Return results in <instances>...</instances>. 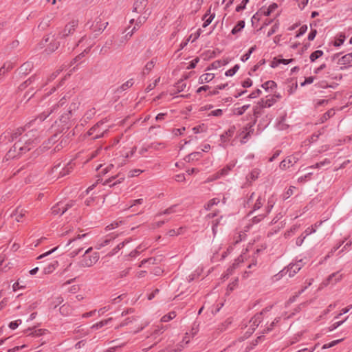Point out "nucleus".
<instances>
[{"label":"nucleus","mask_w":352,"mask_h":352,"mask_svg":"<svg viewBox=\"0 0 352 352\" xmlns=\"http://www.w3.org/2000/svg\"><path fill=\"white\" fill-rule=\"evenodd\" d=\"M235 133V126H230L226 131H225L221 135V140L223 143H227L230 138H232Z\"/></svg>","instance_id":"f3484780"},{"label":"nucleus","mask_w":352,"mask_h":352,"mask_svg":"<svg viewBox=\"0 0 352 352\" xmlns=\"http://www.w3.org/2000/svg\"><path fill=\"white\" fill-rule=\"evenodd\" d=\"M57 265H58L57 261H54L53 263H51L48 267H46L44 268L45 274L51 273L52 272H53L55 270V268L57 267Z\"/></svg>","instance_id":"8fccbe9b"},{"label":"nucleus","mask_w":352,"mask_h":352,"mask_svg":"<svg viewBox=\"0 0 352 352\" xmlns=\"http://www.w3.org/2000/svg\"><path fill=\"white\" fill-rule=\"evenodd\" d=\"M210 11L211 9L209 8L202 17V20L204 21L202 25L203 28H206L208 25H209L215 16V14H210Z\"/></svg>","instance_id":"a211bd4d"},{"label":"nucleus","mask_w":352,"mask_h":352,"mask_svg":"<svg viewBox=\"0 0 352 352\" xmlns=\"http://www.w3.org/2000/svg\"><path fill=\"white\" fill-rule=\"evenodd\" d=\"M156 63V60L155 58H153L151 60L148 61L145 67H144V73L145 74L146 72L148 74V72H150L154 67L155 66V64Z\"/></svg>","instance_id":"e433bc0d"},{"label":"nucleus","mask_w":352,"mask_h":352,"mask_svg":"<svg viewBox=\"0 0 352 352\" xmlns=\"http://www.w3.org/2000/svg\"><path fill=\"white\" fill-rule=\"evenodd\" d=\"M308 236V233L307 232V230H305L303 233H302V234L298 236L297 239H296V245L298 246H300L302 244L304 240L306 239V237Z\"/></svg>","instance_id":"de8ad7c7"},{"label":"nucleus","mask_w":352,"mask_h":352,"mask_svg":"<svg viewBox=\"0 0 352 352\" xmlns=\"http://www.w3.org/2000/svg\"><path fill=\"white\" fill-rule=\"evenodd\" d=\"M234 167V164H228L225 167L219 170L215 174L210 176L208 178V182H212L222 177H225L228 175L230 171Z\"/></svg>","instance_id":"1a4fd4ad"},{"label":"nucleus","mask_w":352,"mask_h":352,"mask_svg":"<svg viewBox=\"0 0 352 352\" xmlns=\"http://www.w3.org/2000/svg\"><path fill=\"white\" fill-rule=\"evenodd\" d=\"M254 126V123H248L247 124L242 130L239 132V136L241 138V142L242 144L246 143L248 140L249 139L251 134L253 133L254 129L253 126Z\"/></svg>","instance_id":"9d476101"},{"label":"nucleus","mask_w":352,"mask_h":352,"mask_svg":"<svg viewBox=\"0 0 352 352\" xmlns=\"http://www.w3.org/2000/svg\"><path fill=\"white\" fill-rule=\"evenodd\" d=\"M28 126H25V133H22L19 138L11 149L6 155L7 160L12 158L19 157L21 155L30 151L39 142L40 133L36 129L28 130Z\"/></svg>","instance_id":"f257e3e1"},{"label":"nucleus","mask_w":352,"mask_h":352,"mask_svg":"<svg viewBox=\"0 0 352 352\" xmlns=\"http://www.w3.org/2000/svg\"><path fill=\"white\" fill-rule=\"evenodd\" d=\"M14 67V63L11 61L6 62L0 68V76L4 74L6 72L11 70Z\"/></svg>","instance_id":"473e14b6"},{"label":"nucleus","mask_w":352,"mask_h":352,"mask_svg":"<svg viewBox=\"0 0 352 352\" xmlns=\"http://www.w3.org/2000/svg\"><path fill=\"white\" fill-rule=\"evenodd\" d=\"M32 68H33L32 63L26 62L21 66L20 71L21 73H23L24 74H27L32 70Z\"/></svg>","instance_id":"72a5a7b5"},{"label":"nucleus","mask_w":352,"mask_h":352,"mask_svg":"<svg viewBox=\"0 0 352 352\" xmlns=\"http://www.w3.org/2000/svg\"><path fill=\"white\" fill-rule=\"evenodd\" d=\"M72 307L67 303L63 305L59 309L60 314L64 316H69L72 313Z\"/></svg>","instance_id":"7c9ffc66"},{"label":"nucleus","mask_w":352,"mask_h":352,"mask_svg":"<svg viewBox=\"0 0 352 352\" xmlns=\"http://www.w3.org/2000/svg\"><path fill=\"white\" fill-rule=\"evenodd\" d=\"M278 8V5L276 3H273L270 4L267 10L264 11L265 16H270L276 9Z\"/></svg>","instance_id":"4c0bfd02"},{"label":"nucleus","mask_w":352,"mask_h":352,"mask_svg":"<svg viewBox=\"0 0 352 352\" xmlns=\"http://www.w3.org/2000/svg\"><path fill=\"white\" fill-rule=\"evenodd\" d=\"M294 189L295 187L290 186L285 192L282 195V198L283 200H286L289 198L294 193Z\"/></svg>","instance_id":"c03bdc74"},{"label":"nucleus","mask_w":352,"mask_h":352,"mask_svg":"<svg viewBox=\"0 0 352 352\" xmlns=\"http://www.w3.org/2000/svg\"><path fill=\"white\" fill-rule=\"evenodd\" d=\"M342 340H333L329 343H327V344H324L322 346V349H329V348H331V347H333L335 345H336L337 344H338L340 342H341Z\"/></svg>","instance_id":"13d9d810"},{"label":"nucleus","mask_w":352,"mask_h":352,"mask_svg":"<svg viewBox=\"0 0 352 352\" xmlns=\"http://www.w3.org/2000/svg\"><path fill=\"white\" fill-rule=\"evenodd\" d=\"M269 311V309H267V308L264 310H263L261 312H260L259 314H256L251 320V322H252V326L254 327H258L259 325V324L261 322L262 320H263V312L265 311Z\"/></svg>","instance_id":"393cba45"},{"label":"nucleus","mask_w":352,"mask_h":352,"mask_svg":"<svg viewBox=\"0 0 352 352\" xmlns=\"http://www.w3.org/2000/svg\"><path fill=\"white\" fill-rule=\"evenodd\" d=\"M254 195L255 193L252 192L248 197L246 202V205L248 206V207H250L251 206H252V210L249 212L248 215L252 214L253 212L260 209L263 206L265 201L264 197L258 196V198L256 199L255 202L252 204Z\"/></svg>","instance_id":"0eeeda50"},{"label":"nucleus","mask_w":352,"mask_h":352,"mask_svg":"<svg viewBox=\"0 0 352 352\" xmlns=\"http://www.w3.org/2000/svg\"><path fill=\"white\" fill-rule=\"evenodd\" d=\"M280 320V318L279 317H277L276 318L274 321H272L271 322V324H270V326L267 327L264 330H263V333H269L270 331H271L273 329H274V327L275 326L276 324L278 323L279 321Z\"/></svg>","instance_id":"79ce46f5"},{"label":"nucleus","mask_w":352,"mask_h":352,"mask_svg":"<svg viewBox=\"0 0 352 352\" xmlns=\"http://www.w3.org/2000/svg\"><path fill=\"white\" fill-rule=\"evenodd\" d=\"M104 124V122L100 121L98 122L96 124H95L93 127H91L87 132L88 135H91L94 134L95 132H97V134L93 138L94 140H96L104 136V133L107 132V130H104L103 131H100L98 129L101 125Z\"/></svg>","instance_id":"ddd939ff"},{"label":"nucleus","mask_w":352,"mask_h":352,"mask_svg":"<svg viewBox=\"0 0 352 352\" xmlns=\"http://www.w3.org/2000/svg\"><path fill=\"white\" fill-rule=\"evenodd\" d=\"M202 155L201 152H194L188 155V160H198L201 157Z\"/></svg>","instance_id":"4d7b16f0"},{"label":"nucleus","mask_w":352,"mask_h":352,"mask_svg":"<svg viewBox=\"0 0 352 352\" xmlns=\"http://www.w3.org/2000/svg\"><path fill=\"white\" fill-rule=\"evenodd\" d=\"M58 38H60L58 36V35L56 36L55 35L52 36V39L51 42L50 43V44L48 45V47H47V49H48V50L50 52H54L60 46V42L57 41V39Z\"/></svg>","instance_id":"5701e85b"},{"label":"nucleus","mask_w":352,"mask_h":352,"mask_svg":"<svg viewBox=\"0 0 352 352\" xmlns=\"http://www.w3.org/2000/svg\"><path fill=\"white\" fill-rule=\"evenodd\" d=\"M176 207H177V205H173V206H170L169 208H166V210L157 213V216H161L162 214H170L174 213L176 212V210H175Z\"/></svg>","instance_id":"ea45409f"},{"label":"nucleus","mask_w":352,"mask_h":352,"mask_svg":"<svg viewBox=\"0 0 352 352\" xmlns=\"http://www.w3.org/2000/svg\"><path fill=\"white\" fill-rule=\"evenodd\" d=\"M262 87L265 90L274 89L276 87V83L273 80H268L262 85Z\"/></svg>","instance_id":"58836bf2"},{"label":"nucleus","mask_w":352,"mask_h":352,"mask_svg":"<svg viewBox=\"0 0 352 352\" xmlns=\"http://www.w3.org/2000/svg\"><path fill=\"white\" fill-rule=\"evenodd\" d=\"M67 210V208L64 207L63 203L59 202L52 208L53 214H63Z\"/></svg>","instance_id":"aec40b11"},{"label":"nucleus","mask_w":352,"mask_h":352,"mask_svg":"<svg viewBox=\"0 0 352 352\" xmlns=\"http://www.w3.org/2000/svg\"><path fill=\"white\" fill-rule=\"evenodd\" d=\"M91 47H87L82 53H80V54H78L74 59V62H76L78 61V60H80V58H83L85 56V54H88L91 50Z\"/></svg>","instance_id":"052dcab7"},{"label":"nucleus","mask_w":352,"mask_h":352,"mask_svg":"<svg viewBox=\"0 0 352 352\" xmlns=\"http://www.w3.org/2000/svg\"><path fill=\"white\" fill-rule=\"evenodd\" d=\"M113 239H114V237H113V236L107 237L100 243L98 244V249H100L101 248L109 245Z\"/></svg>","instance_id":"3c124183"},{"label":"nucleus","mask_w":352,"mask_h":352,"mask_svg":"<svg viewBox=\"0 0 352 352\" xmlns=\"http://www.w3.org/2000/svg\"><path fill=\"white\" fill-rule=\"evenodd\" d=\"M342 278V276L339 273H334L331 275L329 278V281L331 283H336L337 281L340 280Z\"/></svg>","instance_id":"09e8293b"},{"label":"nucleus","mask_w":352,"mask_h":352,"mask_svg":"<svg viewBox=\"0 0 352 352\" xmlns=\"http://www.w3.org/2000/svg\"><path fill=\"white\" fill-rule=\"evenodd\" d=\"M239 65L238 64H236L232 68L227 70L225 73V75L226 76H232L236 73V72L239 70Z\"/></svg>","instance_id":"49530a36"},{"label":"nucleus","mask_w":352,"mask_h":352,"mask_svg":"<svg viewBox=\"0 0 352 352\" xmlns=\"http://www.w3.org/2000/svg\"><path fill=\"white\" fill-rule=\"evenodd\" d=\"M332 60L339 65H346L352 63V52L347 54L340 58L338 54L332 56Z\"/></svg>","instance_id":"f8f14e48"},{"label":"nucleus","mask_w":352,"mask_h":352,"mask_svg":"<svg viewBox=\"0 0 352 352\" xmlns=\"http://www.w3.org/2000/svg\"><path fill=\"white\" fill-rule=\"evenodd\" d=\"M276 202V199L274 195H272L270 197L268 198L267 203L266 206L265 207V212L266 214H269L272 209L273 208L274 204Z\"/></svg>","instance_id":"c85d7f7f"},{"label":"nucleus","mask_w":352,"mask_h":352,"mask_svg":"<svg viewBox=\"0 0 352 352\" xmlns=\"http://www.w3.org/2000/svg\"><path fill=\"white\" fill-rule=\"evenodd\" d=\"M27 210L21 207H17L12 213V216L15 217L17 221H21V219L25 216Z\"/></svg>","instance_id":"6ab92c4d"},{"label":"nucleus","mask_w":352,"mask_h":352,"mask_svg":"<svg viewBox=\"0 0 352 352\" xmlns=\"http://www.w3.org/2000/svg\"><path fill=\"white\" fill-rule=\"evenodd\" d=\"M148 5V0H135L133 6V12L139 14H145L148 9H146Z\"/></svg>","instance_id":"9b49d317"},{"label":"nucleus","mask_w":352,"mask_h":352,"mask_svg":"<svg viewBox=\"0 0 352 352\" xmlns=\"http://www.w3.org/2000/svg\"><path fill=\"white\" fill-rule=\"evenodd\" d=\"M111 320H112V318H109L108 319L101 320V321L93 324L91 327V329L93 330H96V329H100L102 327H104V325H107V324H109V322H111Z\"/></svg>","instance_id":"f704fd0d"},{"label":"nucleus","mask_w":352,"mask_h":352,"mask_svg":"<svg viewBox=\"0 0 352 352\" xmlns=\"http://www.w3.org/2000/svg\"><path fill=\"white\" fill-rule=\"evenodd\" d=\"M298 160V157L296 155L288 156L280 163V168L282 170L289 168L296 164Z\"/></svg>","instance_id":"4468645a"},{"label":"nucleus","mask_w":352,"mask_h":352,"mask_svg":"<svg viewBox=\"0 0 352 352\" xmlns=\"http://www.w3.org/2000/svg\"><path fill=\"white\" fill-rule=\"evenodd\" d=\"M150 12L144 16H140L135 21V24L133 28V31L136 32L147 20Z\"/></svg>","instance_id":"412c9836"},{"label":"nucleus","mask_w":352,"mask_h":352,"mask_svg":"<svg viewBox=\"0 0 352 352\" xmlns=\"http://www.w3.org/2000/svg\"><path fill=\"white\" fill-rule=\"evenodd\" d=\"M214 78V74L212 73H206L201 75L198 82L199 84H204L212 81Z\"/></svg>","instance_id":"b1692460"},{"label":"nucleus","mask_w":352,"mask_h":352,"mask_svg":"<svg viewBox=\"0 0 352 352\" xmlns=\"http://www.w3.org/2000/svg\"><path fill=\"white\" fill-rule=\"evenodd\" d=\"M21 323V320H15V321H12L11 322H10L9 327L11 329H16L19 327V325Z\"/></svg>","instance_id":"774afa93"},{"label":"nucleus","mask_w":352,"mask_h":352,"mask_svg":"<svg viewBox=\"0 0 352 352\" xmlns=\"http://www.w3.org/2000/svg\"><path fill=\"white\" fill-rule=\"evenodd\" d=\"M175 316H176L175 312L171 311V312L168 313V314L164 315L161 318V321L163 322H168V321L171 320L172 319L175 318Z\"/></svg>","instance_id":"37998d69"},{"label":"nucleus","mask_w":352,"mask_h":352,"mask_svg":"<svg viewBox=\"0 0 352 352\" xmlns=\"http://www.w3.org/2000/svg\"><path fill=\"white\" fill-rule=\"evenodd\" d=\"M245 27V21H239L237 24L233 28V29L231 31V33L233 35L237 34L239 32H240Z\"/></svg>","instance_id":"c9c22d12"},{"label":"nucleus","mask_w":352,"mask_h":352,"mask_svg":"<svg viewBox=\"0 0 352 352\" xmlns=\"http://www.w3.org/2000/svg\"><path fill=\"white\" fill-rule=\"evenodd\" d=\"M305 263L306 261H303V259H300L295 263L289 264L287 268L283 269L275 276L276 279L278 280L287 274H288L289 277L294 276L304 266Z\"/></svg>","instance_id":"7ed1b4c3"},{"label":"nucleus","mask_w":352,"mask_h":352,"mask_svg":"<svg viewBox=\"0 0 352 352\" xmlns=\"http://www.w3.org/2000/svg\"><path fill=\"white\" fill-rule=\"evenodd\" d=\"M26 129H23L22 127L16 129L12 133L9 131H6L0 135V145L6 144L10 141H14L16 140L20 135H22L23 133L25 132Z\"/></svg>","instance_id":"39448f33"},{"label":"nucleus","mask_w":352,"mask_h":352,"mask_svg":"<svg viewBox=\"0 0 352 352\" xmlns=\"http://www.w3.org/2000/svg\"><path fill=\"white\" fill-rule=\"evenodd\" d=\"M63 302V298L61 296H57L51 302L50 307L56 309L60 304Z\"/></svg>","instance_id":"a19ab883"},{"label":"nucleus","mask_w":352,"mask_h":352,"mask_svg":"<svg viewBox=\"0 0 352 352\" xmlns=\"http://www.w3.org/2000/svg\"><path fill=\"white\" fill-rule=\"evenodd\" d=\"M231 320L230 318H228L223 323H222L219 326V329L221 331L226 330L228 325L231 324Z\"/></svg>","instance_id":"0e129e2a"},{"label":"nucleus","mask_w":352,"mask_h":352,"mask_svg":"<svg viewBox=\"0 0 352 352\" xmlns=\"http://www.w3.org/2000/svg\"><path fill=\"white\" fill-rule=\"evenodd\" d=\"M100 258L98 252H94L91 247L88 248L81 256L78 265L81 267H90L95 265Z\"/></svg>","instance_id":"f03ea898"},{"label":"nucleus","mask_w":352,"mask_h":352,"mask_svg":"<svg viewBox=\"0 0 352 352\" xmlns=\"http://www.w3.org/2000/svg\"><path fill=\"white\" fill-rule=\"evenodd\" d=\"M67 102V98L66 96H63L58 102L54 104L50 108L43 112L38 118L40 120V121H43L45 119H46L50 115H51L53 113L58 112V109H61L64 106L66 105Z\"/></svg>","instance_id":"20e7f679"},{"label":"nucleus","mask_w":352,"mask_h":352,"mask_svg":"<svg viewBox=\"0 0 352 352\" xmlns=\"http://www.w3.org/2000/svg\"><path fill=\"white\" fill-rule=\"evenodd\" d=\"M262 91L261 89H257L256 90L252 91L251 94H250L248 96V98L249 99H253L258 97L261 94Z\"/></svg>","instance_id":"bf43d9fd"},{"label":"nucleus","mask_w":352,"mask_h":352,"mask_svg":"<svg viewBox=\"0 0 352 352\" xmlns=\"http://www.w3.org/2000/svg\"><path fill=\"white\" fill-rule=\"evenodd\" d=\"M133 83L134 82L133 79L128 80L117 89V92L120 93L127 90L129 88L133 86Z\"/></svg>","instance_id":"2f4dec72"},{"label":"nucleus","mask_w":352,"mask_h":352,"mask_svg":"<svg viewBox=\"0 0 352 352\" xmlns=\"http://www.w3.org/2000/svg\"><path fill=\"white\" fill-rule=\"evenodd\" d=\"M250 104H245L241 107H239L236 109V114L241 116L244 113V112L249 109Z\"/></svg>","instance_id":"5fc2aeb1"},{"label":"nucleus","mask_w":352,"mask_h":352,"mask_svg":"<svg viewBox=\"0 0 352 352\" xmlns=\"http://www.w3.org/2000/svg\"><path fill=\"white\" fill-rule=\"evenodd\" d=\"M62 71L61 69H57L56 72H53L47 78V82H51L54 80Z\"/></svg>","instance_id":"69168bd1"},{"label":"nucleus","mask_w":352,"mask_h":352,"mask_svg":"<svg viewBox=\"0 0 352 352\" xmlns=\"http://www.w3.org/2000/svg\"><path fill=\"white\" fill-rule=\"evenodd\" d=\"M264 107L261 105L260 102L256 106H254L253 108V116H254V120L252 123H254V124L256 122V120L258 117L261 114L262 109Z\"/></svg>","instance_id":"bb28decb"},{"label":"nucleus","mask_w":352,"mask_h":352,"mask_svg":"<svg viewBox=\"0 0 352 352\" xmlns=\"http://www.w3.org/2000/svg\"><path fill=\"white\" fill-rule=\"evenodd\" d=\"M78 25V19H72L68 22L65 27L58 32V36L60 38H65L75 32L76 28Z\"/></svg>","instance_id":"423d86ee"},{"label":"nucleus","mask_w":352,"mask_h":352,"mask_svg":"<svg viewBox=\"0 0 352 352\" xmlns=\"http://www.w3.org/2000/svg\"><path fill=\"white\" fill-rule=\"evenodd\" d=\"M219 203L220 199L219 197L212 198L204 205V208L206 210H210L213 206L218 205Z\"/></svg>","instance_id":"cd10ccee"},{"label":"nucleus","mask_w":352,"mask_h":352,"mask_svg":"<svg viewBox=\"0 0 352 352\" xmlns=\"http://www.w3.org/2000/svg\"><path fill=\"white\" fill-rule=\"evenodd\" d=\"M131 241L130 239H127L122 241V243H119L116 247H115L111 252L108 253V256H113L116 254H117L122 248L124 247V245L127 243H129Z\"/></svg>","instance_id":"a878e982"},{"label":"nucleus","mask_w":352,"mask_h":352,"mask_svg":"<svg viewBox=\"0 0 352 352\" xmlns=\"http://www.w3.org/2000/svg\"><path fill=\"white\" fill-rule=\"evenodd\" d=\"M107 25V22L102 23L100 21H98L96 25H92L91 30L94 32L96 33V36H97L104 31Z\"/></svg>","instance_id":"4be33fe9"},{"label":"nucleus","mask_w":352,"mask_h":352,"mask_svg":"<svg viewBox=\"0 0 352 352\" xmlns=\"http://www.w3.org/2000/svg\"><path fill=\"white\" fill-rule=\"evenodd\" d=\"M223 115V110L220 109H215L214 111H212L209 113V116H215V117H221Z\"/></svg>","instance_id":"e2e57ef3"},{"label":"nucleus","mask_w":352,"mask_h":352,"mask_svg":"<svg viewBox=\"0 0 352 352\" xmlns=\"http://www.w3.org/2000/svg\"><path fill=\"white\" fill-rule=\"evenodd\" d=\"M186 86V83L183 80H181V81H179L176 84L175 87H176L177 91L180 92V91H184V89H185Z\"/></svg>","instance_id":"680f3d73"},{"label":"nucleus","mask_w":352,"mask_h":352,"mask_svg":"<svg viewBox=\"0 0 352 352\" xmlns=\"http://www.w3.org/2000/svg\"><path fill=\"white\" fill-rule=\"evenodd\" d=\"M323 55V52L321 50H316L311 53V54L309 56V59L311 61H315L318 58L321 57Z\"/></svg>","instance_id":"a18cd8bd"},{"label":"nucleus","mask_w":352,"mask_h":352,"mask_svg":"<svg viewBox=\"0 0 352 352\" xmlns=\"http://www.w3.org/2000/svg\"><path fill=\"white\" fill-rule=\"evenodd\" d=\"M141 173H142V170L140 169H133L129 172V177H133L138 176Z\"/></svg>","instance_id":"338daca9"},{"label":"nucleus","mask_w":352,"mask_h":352,"mask_svg":"<svg viewBox=\"0 0 352 352\" xmlns=\"http://www.w3.org/2000/svg\"><path fill=\"white\" fill-rule=\"evenodd\" d=\"M276 98H280V96L278 95L270 96L267 97L265 99L263 98L260 101L261 105L265 108H269L276 102Z\"/></svg>","instance_id":"dca6fc26"},{"label":"nucleus","mask_w":352,"mask_h":352,"mask_svg":"<svg viewBox=\"0 0 352 352\" xmlns=\"http://www.w3.org/2000/svg\"><path fill=\"white\" fill-rule=\"evenodd\" d=\"M124 179L123 175L118 174L114 177H111L108 179H106L104 182V185H109L110 187L113 186L118 184H120Z\"/></svg>","instance_id":"2eb2a0df"},{"label":"nucleus","mask_w":352,"mask_h":352,"mask_svg":"<svg viewBox=\"0 0 352 352\" xmlns=\"http://www.w3.org/2000/svg\"><path fill=\"white\" fill-rule=\"evenodd\" d=\"M248 2L249 0H242L241 3L236 7V12H239L245 9L246 5Z\"/></svg>","instance_id":"6e6d98bb"},{"label":"nucleus","mask_w":352,"mask_h":352,"mask_svg":"<svg viewBox=\"0 0 352 352\" xmlns=\"http://www.w3.org/2000/svg\"><path fill=\"white\" fill-rule=\"evenodd\" d=\"M246 234L245 232L240 231L234 234L233 236V242L234 245L239 243L245 239Z\"/></svg>","instance_id":"c756f323"},{"label":"nucleus","mask_w":352,"mask_h":352,"mask_svg":"<svg viewBox=\"0 0 352 352\" xmlns=\"http://www.w3.org/2000/svg\"><path fill=\"white\" fill-rule=\"evenodd\" d=\"M79 103L78 101H72L68 109L64 111L60 116V120L63 123H67L72 116L73 111L78 108Z\"/></svg>","instance_id":"6e6552de"},{"label":"nucleus","mask_w":352,"mask_h":352,"mask_svg":"<svg viewBox=\"0 0 352 352\" xmlns=\"http://www.w3.org/2000/svg\"><path fill=\"white\" fill-rule=\"evenodd\" d=\"M268 214H266V212H265V213L263 214H258L257 216H255L252 219V223H259L261 220H263Z\"/></svg>","instance_id":"864d4df0"},{"label":"nucleus","mask_w":352,"mask_h":352,"mask_svg":"<svg viewBox=\"0 0 352 352\" xmlns=\"http://www.w3.org/2000/svg\"><path fill=\"white\" fill-rule=\"evenodd\" d=\"M307 30V25H301L298 30L296 32V37L299 38L300 36H302L305 34V32Z\"/></svg>","instance_id":"603ef678"}]
</instances>
